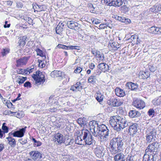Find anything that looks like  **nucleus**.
I'll use <instances>...</instances> for the list:
<instances>
[{
	"mask_svg": "<svg viewBox=\"0 0 161 161\" xmlns=\"http://www.w3.org/2000/svg\"><path fill=\"white\" fill-rule=\"evenodd\" d=\"M115 99H110L108 100L107 101L108 104L110 105H111L114 107V104Z\"/></svg>",
	"mask_w": 161,
	"mask_h": 161,
	"instance_id": "49",
	"label": "nucleus"
},
{
	"mask_svg": "<svg viewBox=\"0 0 161 161\" xmlns=\"http://www.w3.org/2000/svg\"><path fill=\"white\" fill-rule=\"evenodd\" d=\"M19 141L22 145L25 144L27 142V140L25 139H20L19 140Z\"/></svg>",
	"mask_w": 161,
	"mask_h": 161,
	"instance_id": "52",
	"label": "nucleus"
},
{
	"mask_svg": "<svg viewBox=\"0 0 161 161\" xmlns=\"http://www.w3.org/2000/svg\"><path fill=\"white\" fill-rule=\"evenodd\" d=\"M157 154L146 153L143 157L142 161H154L156 160Z\"/></svg>",
	"mask_w": 161,
	"mask_h": 161,
	"instance_id": "8",
	"label": "nucleus"
},
{
	"mask_svg": "<svg viewBox=\"0 0 161 161\" xmlns=\"http://www.w3.org/2000/svg\"><path fill=\"white\" fill-rule=\"evenodd\" d=\"M150 76L149 72L147 71H141L139 73V77L140 79H145Z\"/></svg>",
	"mask_w": 161,
	"mask_h": 161,
	"instance_id": "22",
	"label": "nucleus"
},
{
	"mask_svg": "<svg viewBox=\"0 0 161 161\" xmlns=\"http://www.w3.org/2000/svg\"><path fill=\"white\" fill-rule=\"evenodd\" d=\"M74 142V140L72 139H67L64 142V143L66 146L71 145Z\"/></svg>",
	"mask_w": 161,
	"mask_h": 161,
	"instance_id": "40",
	"label": "nucleus"
},
{
	"mask_svg": "<svg viewBox=\"0 0 161 161\" xmlns=\"http://www.w3.org/2000/svg\"><path fill=\"white\" fill-rule=\"evenodd\" d=\"M158 30L157 27L155 26H152L149 28L148 30V32L150 33L154 34H157Z\"/></svg>",
	"mask_w": 161,
	"mask_h": 161,
	"instance_id": "37",
	"label": "nucleus"
},
{
	"mask_svg": "<svg viewBox=\"0 0 161 161\" xmlns=\"http://www.w3.org/2000/svg\"><path fill=\"white\" fill-rule=\"evenodd\" d=\"M155 114V111L153 109H150L148 112V114L150 116L153 117Z\"/></svg>",
	"mask_w": 161,
	"mask_h": 161,
	"instance_id": "47",
	"label": "nucleus"
},
{
	"mask_svg": "<svg viewBox=\"0 0 161 161\" xmlns=\"http://www.w3.org/2000/svg\"><path fill=\"white\" fill-rule=\"evenodd\" d=\"M88 83L94 84L96 83L97 79L95 75H92L89 77L88 80Z\"/></svg>",
	"mask_w": 161,
	"mask_h": 161,
	"instance_id": "38",
	"label": "nucleus"
},
{
	"mask_svg": "<svg viewBox=\"0 0 161 161\" xmlns=\"http://www.w3.org/2000/svg\"><path fill=\"white\" fill-rule=\"evenodd\" d=\"M137 125L136 123H135L130 126L129 129V132L130 134H135L137 131Z\"/></svg>",
	"mask_w": 161,
	"mask_h": 161,
	"instance_id": "23",
	"label": "nucleus"
},
{
	"mask_svg": "<svg viewBox=\"0 0 161 161\" xmlns=\"http://www.w3.org/2000/svg\"><path fill=\"white\" fill-rule=\"evenodd\" d=\"M151 10L155 13L161 11V4H158L153 6L151 8Z\"/></svg>",
	"mask_w": 161,
	"mask_h": 161,
	"instance_id": "29",
	"label": "nucleus"
},
{
	"mask_svg": "<svg viewBox=\"0 0 161 161\" xmlns=\"http://www.w3.org/2000/svg\"><path fill=\"white\" fill-rule=\"evenodd\" d=\"M34 143L33 145L35 147H37L40 146L42 145V143L39 141H37L33 137H32L31 139Z\"/></svg>",
	"mask_w": 161,
	"mask_h": 161,
	"instance_id": "39",
	"label": "nucleus"
},
{
	"mask_svg": "<svg viewBox=\"0 0 161 161\" xmlns=\"http://www.w3.org/2000/svg\"><path fill=\"white\" fill-rule=\"evenodd\" d=\"M24 86L26 87L31 88L32 86L30 82L29 81L26 82L24 84Z\"/></svg>",
	"mask_w": 161,
	"mask_h": 161,
	"instance_id": "54",
	"label": "nucleus"
},
{
	"mask_svg": "<svg viewBox=\"0 0 161 161\" xmlns=\"http://www.w3.org/2000/svg\"><path fill=\"white\" fill-rule=\"evenodd\" d=\"M24 19L30 25H33V20L31 18L28 17H25Z\"/></svg>",
	"mask_w": 161,
	"mask_h": 161,
	"instance_id": "48",
	"label": "nucleus"
},
{
	"mask_svg": "<svg viewBox=\"0 0 161 161\" xmlns=\"http://www.w3.org/2000/svg\"><path fill=\"white\" fill-rule=\"evenodd\" d=\"M7 139L8 141V144L12 147H14L16 145V142L14 139L11 137H7Z\"/></svg>",
	"mask_w": 161,
	"mask_h": 161,
	"instance_id": "32",
	"label": "nucleus"
},
{
	"mask_svg": "<svg viewBox=\"0 0 161 161\" xmlns=\"http://www.w3.org/2000/svg\"><path fill=\"white\" fill-rule=\"evenodd\" d=\"M57 47L58 48H62L64 49H76V50H79L80 49V47L78 46H66L65 45H63L59 44L57 46Z\"/></svg>",
	"mask_w": 161,
	"mask_h": 161,
	"instance_id": "18",
	"label": "nucleus"
},
{
	"mask_svg": "<svg viewBox=\"0 0 161 161\" xmlns=\"http://www.w3.org/2000/svg\"><path fill=\"white\" fill-rule=\"evenodd\" d=\"M5 125L6 123H3L2 127V129L3 130L2 131L4 132V133H8V128Z\"/></svg>",
	"mask_w": 161,
	"mask_h": 161,
	"instance_id": "42",
	"label": "nucleus"
},
{
	"mask_svg": "<svg viewBox=\"0 0 161 161\" xmlns=\"http://www.w3.org/2000/svg\"><path fill=\"white\" fill-rule=\"evenodd\" d=\"M97 57L98 58H99V59L100 60H103L104 59V55L102 53L99 57L97 56Z\"/></svg>",
	"mask_w": 161,
	"mask_h": 161,
	"instance_id": "64",
	"label": "nucleus"
},
{
	"mask_svg": "<svg viewBox=\"0 0 161 161\" xmlns=\"http://www.w3.org/2000/svg\"><path fill=\"white\" fill-rule=\"evenodd\" d=\"M128 125V122L125 117L121 118V129H123Z\"/></svg>",
	"mask_w": 161,
	"mask_h": 161,
	"instance_id": "34",
	"label": "nucleus"
},
{
	"mask_svg": "<svg viewBox=\"0 0 161 161\" xmlns=\"http://www.w3.org/2000/svg\"><path fill=\"white\" fill-rule=\"evenodd\" d=\"M115 94L117 96L120 97H121V89L117 87L115 91Z\"/></svg>",
	"mask_w": 161,
	"mask_h": 161,
	"instance_id": "46",
	"label": "nucleus"
},
{
	"mask_svg": "<svg viewBox=\"0 0 161 161\" xmlns=\"http://www.w3.org/2000/svg\"><path fill=\"white\" fill-rule=\"evenodd\" d=\"M31 158L35 161H38L42 158V154L36 150L32 151L29 153Z\"/></svg>",
	"mask_w": 161,
	"mask_h": 161,
	"instance_id": "10",
	"label": "nucleus"
},
{
	"mask_svg": "<svg viewBox=\"0 0 161 161\" xmlns=\"http://www.w3.org/2000/svg\"><path fill=\"white\" fill-rule=\"evenodd\" d=\"M9 50L8 49H3V52H2V54L3 56L5 55L7 53L9 52Z\"/></svg>",
	"mask_w": 161,
	"mask_h": 161,
	"instance_id": "58",
	"label": "nucleus"
},
{
	"mask_svg": "<svg viewBox=\"0 0 161 161\" xmlns=\"http://www.w3.org/2000/svg\"><path fill=\"white\" fill-rule=\"evenodd\" d=\"M120 137L119 136L117 137L114 139V141L115 142V145L117 144V150L119 151L121 148V139Z\"/></svg>",
	"mask_w": 161,
	"mask_h": 161,
	"instance_id": "30",
	"label": "nucleus"
},
{
	"mask_svg": "<svg viewBox=\"0 0 161 161\" xmlns=\"http://www.w3.org/2000/svg\"><path fill=\"white\" fill-rule=\"evenodd\" d=\"M146 141L148 143H150L155 140L157 134V130L154 128H148L146 131Z\"/></svg>",
	"mask_w": 161,
	"mask_h": 161,
	"instance_id": "5",
	"label": "nucleus"
},
{
	"mask_svg": "<svg viewBox=\"0 0 161 161\" xmlns=\"http://www.w3.org/2000/svg\"><path fill=\"white\" fill-rule=\"evenodd\" d=\"M27 127L19 129V130L14 131V136L18 137H22L24 136Z\"/></svg>",
	"mask_w": 161,
	"mask_h": 161,
	"instance_id": "14",
	"label": "nucleus"
},
{
	"mask_svg": "<svg viewBox=\"0 0 161 161\" xmlns=\"http://www.w3.org/2000/svg\"><path fill=\"white\" fill-rule=\"evenodd\" d=\"M81 136H83L84 145H91L93 143L92 136L88 130H83L81 131Z\"/></svg>",
	"mask_w": 161,
	"mask_h": 161,
	"instance_id": "4",
	"label": "nucleus"
},
{
	"mask_svg": "<svg viewBox=\"0 0 161 161\" xmlns=\"http://www.w3.org/2000/svg\"><path fill=\"white\" fill-rule=\"evenodd\" d=\"M82 69L80 67H77L74 70V72L76 73H80L82 71Z\"/></svg>",
	"mask_w": 161,
	"mask_h": 161,
	"instance_id": "55",
	"label": "nucleus"
},
{
	"mask_svg": "<svg viewBox=\"0 0 161 161\" xmlns=\"http://www.w3.org/2000/svg\"><path fill=\"white\" fill-rule=\"evenodd\" d=\"M34 70V67L32 68H28L26 69V70L27 72V74H29L30 73L32 72Z\"/></svg>",
	"mask_w": 161,
	"mask_h": 161,
	"instance_id": "56",
	"label": "nucleus"
},
{
	"mask_svg": "<svg viewBox=\"0 0 161 161\" xmlns=\"http://www.w3.org/2000/svg\"><path fill=\"white\" fill-rule=\"evenodd\" d=\"M64 139L63 135L60 133H58L55 135L53 140L56 143L60 144L64 142Z\"/></svg>",
	"mask_w": 161,
	"mask_h": 161,
	"instance_id": "13",
	"label": "nucleus"
},
{
	"mask_svg": "<svg viewBox=\"0 0 161 161\" xmlns=\"http://www.w3.org/2000/svg\"><path fill=\"white\" fill-rule=\"evenodd\" d=\"M36 51L37 53V55H39L42 57H44V58H46V56L43 55V52L42 50L39 48H37L36 49Z\"/></svg>",
	"mask_w": 161,
	"mask_h": 161,
	"instance_id": "44",
	"label": "nucleus"
},
{
	"mask_svg": "<svg viewBox=\"0 0 161 161\" xmlns=\"http://www.w3.org/2000/svg\"><path fill=\"white\" fill-rule=\"evenodd\" d=\"M8 114H9L11 115V116H13L17 117V112H13L11 111H9L8 112Z\"/></svg>",
	"mask_w": 161,
	"mask_h": 161,
	"instance_id": "61",
	"label": "nucleus"
},
{
	"mask_svg": "<svg viewBox=\"0 0 161 161\" xmlns=\"http://www.w3.org/2000/svg\"><path fill=\"white\" fill-rule=\"evenodd\" d=\"M104 148L103 147H97L95 149L94 152L96 156L98 158H101L104 155Z\"/></svg>",
	"mask_w": 161,
	"mask_h": 161,
	"instance_id": "15",
	"label": "nucleus"
},
{
	"mask_svg": "<svg viewBox=\"0 0 161 161\" xmlns=\"http://www.w3.org/2000/svg\"><path fill=\"white\" fill-rule=\"evenodd\" d=\"M158 144L157 142H153L152 144H149L145 150V153L157 154L156 147Z\"/></svg>",
	"mask_w": 161,
	"mask_h": 161,
	"instance_id": "9",
	"label": "nucleus"
},
{
	"mask_svg": "<svg viewBox=\"0 0 161 161\" xmlns=\"http://www.w3.org/2000/svg\"><path fill=\"white\" fill-rule=\"evenodd\" d=\"M81 84L79 82H77L75 84L71 86L70 90L73 91H80L82 89V86L81 85Z\"/></svg>",
	"mask_w": 161,
	"mask_h": 161,
	"instance_id": "20",
	"label": "nucleus"
},
{
	"mask_svg": "<svg viewBox=\"0 0 161 161\" xmlns=\"http://www.w3.org/2000/svg\"><path fill=\"white\" fill-rule=\"evenodd\" d=\"M133 161V157H132L131 155H128L126 158V161Z\"/></svg>",
	"mask_w": 161,
	"mask_h": 161,
	"instance_id": "59",
	"label": "nucleus"
},
{
	"mask_svg": "<svg viewBox=\"0 0 161 161\" xmlns=\"http://www.w3.org/2000/svg\"><path fill=\"white\" fill-rule=\"evenodd\" d=\"M148 67L149 70L151 72H153L156 70L155 68L153 65H149Z\"/></svg>",
	"mask_w": 161,
	"mask_h": 161,
	"instance_id": "57",
	"label": "nucleus"
},
{
	"mask_svg": "<svg viewBox=\"0 0 161 161\" xmlns=\"http://www.w3.org/2000/svg\"><path fill=\"white\" fill-rule=\"evenodd\" d=\"M75 143L80 145H84V142L83 141V136H81V134L80 136H78L75 139Z\"/></svg>",
	"mask_w": 161,
	"mask_h": 161,
	"instance_id": "28",
	"label": "nucleus"
},
{
	"mask_svg": "<svg viewBox=\"0 0 161 161\" xmlns=\"http://www.w3.org/2000/svg\"><path fill=\"white\" fill-rule=\"evenodd\" d=\"M66 23L64 22H60L57 25L56 29V33L60 34L64 30V26L65 25Z\"/></svg>",
	"mask_w": 161,
	"mask_h": 161,
	"instance_id": "19",
	"label": "nucleus"
},
{
	"mask_svg": "<svg viewBox=\"0 0 161 161\" xmlns=\"http://www.w3.org/2000/svg\"><path fill=\"white\" fill-rule=\"evenodd\" d=\"M109 122L111 125L114 127V130L117 132L121 130V117L119 116H114L110 118Z\"/></svg>",
	"mask_w": 161,
	"mask_h": 161,
	"instance_id": "2",
	"label": "nucleus"
},
{
	"mask_svg": "<svg viewBox=\"0 0 161 161\" xmlns=\"http://www.w3.org/2000/svg\"><path fill=\"white\" fill-rule=\"evenodd\" d=\"M67 24L69 28L75 31L78 30L80 27V24L74 21H69Z\"/></svg>",
	"mask_w": 161,
	"mask_h": 161,
	"instance_id": "11",
	"label": "nucleus"
},
{
	"mask_svg": "<svg viewBox=\"0 0 161 161\" xmlns=\"http://www.w3.org/2000/svg\"><path fill=\"white\" fill-rule=\"evenodd\" d=\"M17 72L19 74L24 75V74H26L27 72L26 69H17Z\"/></svg>",
	"mask_w": 161,
	"mask_h": 161,
	"instance_id": "41",
	"label": "nucleus"
},
{
	"mask_svg": "<svg viewBox=\"0 0 161 161\" xmlns=\"http://www.w3.org/2000/svg\"><path fill=\"white\" fill-rule=\"evenodd\" d=\"M109 130L107 127L106 129H105L102 133H100L99 136L102 141H105L107 140L108 139L109 134Z\"/></svg>",
	"mask_w": 161,
	"mask_h": 161,
	"instance_id": "12",
	"label": "nucleus"
},
{
	"mask_svg": "<svg viewBox=\"0 0 161 161\" xmlns=\"http://www.w3.org/2000/svg\"><path fill=\"white\" fill-rule=\"evenodd\" d=\"M101 3L110 6L119 7L121 6V0H102Z\"/></svg>",
	"mask_w": 161,
	"mask_h": 161,
	"instance_id": "7",
	"label": "nucleus"
},
{
	"mask_svg": "<svg viewBox=\"0 0 161 161\" xmlns=\"http://www.w3.org/2000/svg\"><path fill=\"white\" fill-rule=\"evenodd\" d=\"M107 23H106L105 24H100L99 26V29H105V28L106 25H108V24H107Z\"/></svg>",
	"mask_w": 161,
	"mask_h": 161,
	"instance_id": "63",
	"label": "nucleus"
},
{
	"mask_svg": "<svg viewBox=\"0 0 161 161\" xmlns=\"http://www.w3.org/2000/svg\"><path fill=\"white\" fill-rule=\"evenodd\" d=\"M121 22L124 23L126 24H129L130 22V20L129 19L121 17Z\"/></svg>",
	"mask_w": 161,
	"mask_h": 161,
	"instance_id": "45",
	"label": "nucleus"
},
{
	"mask_svg": "<svg viewBox=\"0 0 161 161\" xmlns=\"http://www.w3.org/2000/svg\"><path fill=\"white\" fill-rule=\"evenodd\" d=\"M26 79V77L19 76L18 77V78L16 81V82L17 83L20 85L23 83Z\"/></svg>",
	"mask_w": 161,
	"mask_h": 161,
	"instance_id": "33",
	"label": "nucleus"
},
{
	"mask_svg": "<svg viewBox=\"0 0 161 161\" xmlns=\"http://www.w3.org/2000/svg\"><path fill=\"white\" fill-rule=\"evenodd\" d=\"M97 68L103 72L108 70V66L104 63H101L98 64Z\"/></svg>",
	"mask_w": 161,
	"mask_h": 161,
	"instance_id": "24",
	"label": "nucleus"
},
{
	"mask_svg": "<svg viewBox=\"0 0 161 161\" xmlns=\"http://www.w3.org/2000/svg\"><path fill=\"white\" fill-rule=\"evenodd\" d=\"M129 116L131 118L137 117L140 116V113L136 110H131L129 113Z\"/></svg>",
	"mask_w": 161,
	"mask_h": 161,
	"instance_id": "27",
	"label": "nucleus"
},
{
	"mask_svg": "<svg viewBox=\"0 0 161 161\" xmlns=\"http://www.w3.org/2000/svg\"><path fill=\"white\" fill-rule=\"evenodd\" d=\"M152 103L154 105H158L161 104V95L153 100Z\"/></svg>",
	"mask_w": 161,
	"mask_h": 161,
	"instance_id": "36",
	"label": "nucleus"
},
{
	"mask_svg": "<svg viewBox=\"0 0 161 161\" xmlns=\"http://www.w3.org/2000/svg\"><path fill=\"white\" fill-rule=\"evenodd\" d=\"M77 122L80 125H84L86 124L85 119L81 118H80L77 119Z\"/></svg>",
	"mask_w": 161,
	"mask_h": 161,
	"instance_id": "43",
	"label": "nucleus"
},
{
	"mask_svg": "<svg viewBox=\"0 0 161 161\" xmlns=\"http://www.w3.org/2000/svg\"><path fill=\"white\" fill-rule=\"evenodd\" d=\"M126 38L125 40L129 41V42H132L135 44L137 43V39H138V36L135 35L130 36V35H128L126 36L125 38Z\"/></svg>",
	"mask_w": 161,
	"mask_h": 161,
	"instance_id": "17",
	"label": "nucleus"
},
{
	"mask_svg": "<svg viewBox=\"0 0 161 161\" xmlns=\"http://www.w3.org/2000/svg\"><path fill=\"white\" fill-rule=\"evenodd\" d=\"M89 68L91 69H93L95 67V65L93 63H89L88 65Z\"/></svg>",
	"mask_w": 161,
	"mask_h": 161,
	"instance_id": "62",
	"label": "nucleus"
},
{
	"mask_svg": "<svg viewBox=\"0 0 161 161\" xmlns=\"http://www.w3.org/2000/svg\"><path fill=\"white\" fill-rule=\"evenodd\" d=\"M131 13L130 11V8L127 7L126 5H123L121 6V14H129Z\"/></svg>",
	"mask_w": 161,
	"mask_h": 161,
	"instance_id": "26",
	"label": "nucleus"
},
{
	"mask_svg": "<svg viewBox=\"0 0 161 161\" xmlns=\"http://www.w3.org/2000/svg\"><path fill=\"white\" fill-rule=\"evenodd\" d=\"M64 73L60 71L54 70L52 71L51 73V76L53 78L56 77L63 78L64 76Z\"/></svg>",
	"mask_w": 161,
	"mask_h": 161,
	"instance_id": "21",
	"label": "nucleus"
},
{
	"mask_svg": "<svg viewBox=\"0 0 161 161\" xmlns=\"http://www.w3.org/2000/svg\"><path fill=\"white\" fill-rule=\"evenodd\" d=\"M126 86L132 90H135L137 89L138 87L137 85L131 82L127 83Z\"/></svg>",
	"mask_w": 161,
	"mask_h": 161,
	"instance_id": "31",
	"label": "nucleus"
},
{
	"mask_svg": "<svg viewBox=\"0 0 161 161\" xmlns=\"http://www.w3.org/2000/svg\"><path fill=\"white\" fill-rule=\"evenodd\" d=\"M133 105L138 109H143L145 106V103L142 100L138 98H134Z\"/></svg>",
	"mask_w": 161,
	"mask_h": 161,
	"instance_id": "6",
	"label": "nucleus"
},
{
	"mask_svg": "<svg viewBox=\"0 0 161 161\" xmlns=\"http://www.w3.org/2000/svg\"><path fill=\"white\" fill-rule=\"evenodd\" d=\"M35 7L36 9H37L36 10L38 11H42L43 10V7L42 6L36 5Z\"/></svg>",
	"mask_w": 161,
	"mask_h": 161,
	"instance_id": "53",
	"label": "nucleus"
},
{
	"mask_svg": "<svg viewBox=\"0 0 161 161\" xmlns=\"http://www.w3.org/2000/svg\"><path fill=\"white\" fill-rule=\"evenodd\" d=\"M120 47V45L117 43L114 42L112 40L109 41L108 47L110 50L115 51Z\"/></svg>",
	"mask_w": 161,
	"mask_h": 161,
	"instance_id": "16",
	"label": "nucleus"
},
{
	"mask_svg": "<svg viewBox=\"0 0 161 161\" xmlns=\"http://www.w3.org/2000/svg\"><path fill=\"white\" fill-rule=\"evenodd\" d=\"M27 62V60L25 58H22L19 59L17 61L16 66L17 67H19L21 66L25 65Z\"/></svg>",
	"mask_w": 161,
	"mask_h": 161,
	"instance_id": "25",
	"label": "nucleus"
},
{
	"mask_svg": "<svg viewBox=\"0 0 161 161\" xmlns=\"http://www.w3.org/2000/svg\"><path fill=\"white\" fill-rule=\"evenodd\" d=\"M121 102L120 101H118L117 99H115L114 107H118L120 105Z\"/></svg>",
	"mask_w": 161,
	"mask_h": 161,
	"instance_id": "50",
	"label": "nucleus"
},
{
	"mask_svg": "<svg viewBox=\"0 0 161 161\" xmlns=\"http://www.w3.org/2000/svg\"><path fill=\"white\" fill-rule=\"evenodd\" d=\"M96 99L98 102H100L103 101V97L100 94H98L97 97H96Z\"/></svg>",
	"mask_w": 161,
	"mask_h": 161,
	"instance_id": "51",
	"label": "nucleus"
},
{
	"mask_svg": "<svg viewBox=\"0 0 161 161\" xmlns=\"http://www.w3.org/2000/svg\"><path fill=\"white\" fill-rule=\"evenodd\" d=\"M17 117L18 118H20L21 117H23L24 116V115L22 114L21 112L19 111L18 112H17Z\"/></svg>",
	"mask_w": 161,
	"mask_h": 161,
	"instance_id": "60",
	"label": "nucleus"
},
{
	"mask_svg": "<svg viewBox=\"0 0 161 161\" xmlns=\"http://www.w3.org/2000/svg\"><path fill=\"white\" fill-rule=\"evenodd\" d=\"M27 39V37L26 36H24L21 37L19 41V45L20 46H23L25 43V41Z\"/></svg>",
	"mask_w": 161,
	"mask_h": 161,
	"instance_id": "35",
	"label": "nucleus"
},
{
	"mask_svg": "<svg viewBox=\"0 0 161 161\" xmlns=\"http://www.w3.org/2000/svg\"><path fill=\"white\" fill-rule=\"evenodd\" d=\"M43 73H44L38 71L32 76L35 81V84L37 86L40 85L41 83L43 84L45 81V79Z\"/></svg>",
	"mask_w": 161,
	"mask_h": 161,
	"instance_id": "3",
	"label": "nucleus"
},
{
	"mask_svg": "<svg viewBox=\"0 0 161 161\" xmlns=\"http://www.w3.org/2000/svg\"><path fill=\"white\" fill-rule=\"evenodd\" d=\"M89 126L90 130H93L92 132L93 135L96 137L99 136L100 133H101L107 127L103 124L99 125L97 121L94 120L90 121L89 123Z\"/></svg>",
	"mask_w": 161,
	"mask_h": 161,
	"instance_id": "1",
	"label": "nucleus"
}]
</instances>
